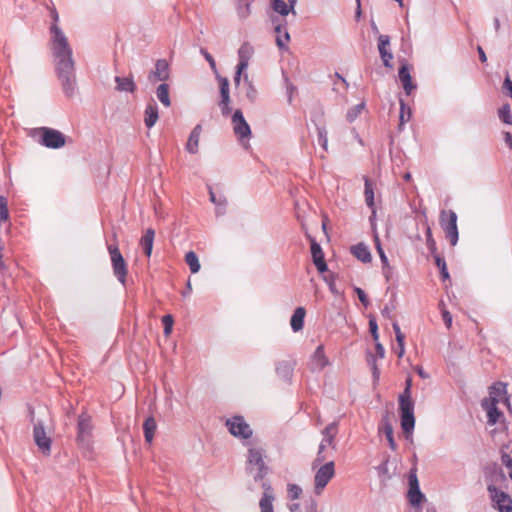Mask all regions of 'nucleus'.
<instances>
[{"mask_svg":"<svg viewBox=\"0 0 512 512\" xmlns=\"http://www.w3.org/2000/svg\"><path fill=\"white\" fill-rule=\"evenodd\" d=\"M156 96L158 100L165 106L170 107L171 100L169 96V85L161 83L156 89Z\"/></svg>","mask_w":512,"mask_h":512,"instance_id":"nucleus-34","label":"nucleus"},{"mask_svg":"<svg viewBox=\"0 0 512 512\" xmlns=\"http://www.w3.org/2000/svg\"><path fill=\"white\" fill-rule=\"evenodd\" d=\"M220 87V96L221 100L219 102V107L224 116H228L232 109L230 107V91H229V80L226 77L217 76Z\"/></svg>","mask_w":512,"mask_h":512,"instance_id":"nucleus-15","label":"nucleus"},{"mask_svg":"<svg viewBox=\"0 0 512 512\" xmlns=\"http://www.w3.org/2000/svg\"><path fill=\"white\" fill-rule=\"evenodd\" d=\"M439 223L451 246H455L459 239L457 227V214L453 210H441Z\"/></svg>","mask_w":512,"mask_h":512,"instance_id":"nucleus-4","label":"nucleus"},{"mask_svg":"<svg viewBox=\"0 0 512 512\" xmlns=\"http://www.w3.org/2000/svg\"><path fill=\"white\" fill-rule=\"evenodd\" d=\"M374 241H375V247H376L377 253H378L379 257H380L381 263L382 264H387L388 258H387L386 254L384 252V249H383V247L381 245L380 239H379L377 234L374 236Z\"/></svg>","mask_w":512,"mask_h":512,"instance_id":"nucleus-49","label":"nucleus"},{"mask_svg":"<svg viewBox=\"0 0 512 512\" xmlns=\"http://www.w3.org/2000/svg\"><path fill=\"white\" fill-rule=\"evenodd\" d=\"M185 262L190 268L192 273H197L200 270V262L197 254L194 251H189L185 255Z\"/></svg>","mask_w":512,"mask_h":512,"instance_id":"nucleus-39","label":"nucleus"},{"mask_svg":"<svg viewBox=\"0 0 512 512\" xmlns=\"http://www.w3.org/2000/svg\"><path fill=\"white\" fill-rule=\"evenodd\" d=\"M155 237V231L152 228H148L144 235L141 238L140 245L143 248L144 254L147 257L151 256L152 248H153V242Z\"/></svg>","mask_w":512,"mask_h":512,"instance_id":"nucleus-29","label":"nucleus"},{"mask_svg":"<svg viewBox=\"0 0 512 512\" xmlns=\"http://www.w3.org/2000/svg\"><path fill=\"white\" fill-rule=\"evenodd\" d=\"M253 54V47L249 43H243L239 50H238V56H239V63L237 66H239V69H246L249 64V60Z\"/></svg>","mask_w":512,"mask_h":512,"instance_id":"nucleus-26","label":"nucleus"},{"mask_svg":"<svg viewBox=\"0 0 512 512\" xmlns=\"http://www.w3.org/2000/svg\"><path fill=\"white\" fill-rule=\"evenodd\" d=\"M159 118L158 106L155 102L148 103L144 111V123L147 128H152Z\"/></svg>","mask_w":512,"mask_h":512,"instance_id":"nucleus-24","label":"nucleus"},{"mask_svg":"<svg viewBox=\"0 0 512 512\" xmlns=\"http://www.w3.org/2000/svg\"><path fill=\"white\" fill-rule=\"evenodd\" d=\"M52 54L55 58V71L61 83L63 93L71 98L76 93L75 62L68 40L57 24L50 27Z\"/></svg>","mask_w":512,"mask_h":512,"instance_id":"nucleus-1","label":"nucleus"},{"mask_svg":"<svg viewBox=\"0 0 512 512\" xmlns=\"http://www.w3.org/2000/svg\"><path fill=\"white\" fill-rule=\"evenodd\" d=\"M380 431L385 435L389 447L395 451L397 449V444L394 440L392 424L388 420L383 421L382 429H380Z\"/></svg>","mask_w":512,"mask_h":512,"instance_id":"nucleus-36","label":"nucleus"},{"mask_svg":"<svg viewBox=\"0 0 512 512\" xmlns=\"http://www.w3.org/2000/svg\"><path fill=\"white\" fill-rule=\"evenodd\" d=\"M335 475V464L333 461H329L323 464L317 471L314 477V491L317 495H320L323 489L327 486L329 481Z\"/></svg>","mask_w":512,"mask_h":512,"instance_id":"nucleus-9","label":"nucleus"},{"mask_svg":"<svg viewBox=\"0 0 512 512\" xmlns=\"http://www.w3.org/2000/svg\"><path fill=\"white\" fill-rule=\"evenodd\" d=\"M162 323L164 325V334L169 335L172 331V326L174 323V319L172 315L167 314L162 317Z\"/></svg>","mask_w":512,"mask_h":512,"instance_id":"nucleus-50","label":"nucleus"},{"mask_svg":"<svg viewBox=\"0 0 512 512\" xmlns=\"http://www.w3.org/2000/svg\"><path fill=\"white\" fill-rule=\"evenodd\" d=\"M226 427L228 428V431L237 438L249 439L253 434V430L250 425L241 415H235L227 419Z\"/></svg>","mask_w":512,"mask_h":512,"instance_id":"nucleus-8","label":"nucleus"},{"mask_svg":"<svg viewBox=\"0 0 512 512\" xmlns=\"http://www.w3.org/2000/svg\"><path fill=\"white\" fill-rule=\"evenodd\" d=\"M287 490L288 495L292 500L298 499L302 493L301 487L296 484H289Z\"/></svg>","mask_w":512,"mask_h":512,"instance_id":"nucleus-51","label":"nucleus"},{"mask_svg":"<svg viewBox=\"0 0 512 512\" xmlns=\"http://www.w3.org/2000/svg\"><path fill=\"white\" fill-rule=\"evenodd\" d=\"M369 331L371 333V336L374 341H378L379 334H378V325L375 318L369 319Z\"/></svg>","mask_w":512,"mask_h":512,"instance_id":"nucleus-53","label":"nucleus"},{"mask_svg":"<svg viewBox=\"0 0 512 512\" xmlns=\"http://www.w3.org/2000/svg\"><path fill=\"white\" fill-rule=\"evenodd\" d=\"M351 253L354 257L363 263H370L372 260L371 253L364 243H358L352 246Z\"/></svg>","mask_w":512,"mask_h":512,"instance_id":"nucleus-27","label":"nucleus"},{"mask_svg":"<svg viewBox=\"0 0 512 512\" xmlns=\"http://www.w3.org/2000/svg\"><path fill=\"white\" fill-rule=\"evenodd\" d=\"M294 367L290 361H280L276 364V374L282 380L290 383L293 377Z\"/></svg>","mask_w":512,"mask_h":512,"instance_id":"nucleus-23","label":"nucleus"},{"mask_svg":"<svg viewBox=\"0 0 512 512\" xmlns=\"http://www.w3.org/2000/svg\"><path fill=\"white\" fill-rule=\"evenodd\" d=\"M148 81L155 84L159 81L165 82L170 78L169 64L166 59H158L155 63L154 70L148 73Z\"/></svg>","mask_w":512,"mask_h":512,"instance_id":"nucleus-14","label":"nucleus"},{"mask_svg":"<svg viewBox=\"0 0 512 512\" xmlns=\"http://www.w3.org/2000/svg\"><path fill=\"white\" fill-rule=\"evenodd\" d=\"M425 235H426V245H427V248H428L431 256L433 257V256L438 255L436 241L433 238L432 230L428 223H425Z\"/></svg>","mask_w":512,"mask_h":512,"instance_id":"nucleus-38","label":"nucleus"},{"mask_svg":"<svg viewBox=\"0 0 512 512\" xmlns=\"http://www.w3.org/2000/svg\"><path fill=\"white\" fill-rule=\"evenodd\" d=\"M498 403L499 399L494 397L492 399L482 400V407L487 411V422L489 425H495L499 418L503 415V413L497 407Z\"/></svg>","mask_w":512,"mask_h":512,"instance_id":"nucleus-16","label":"nucleus"},{"mask_svg":"<svg viewBox=\"0 0 512 512\" xmlns=\"http://www.w3.org/2000/svg\"><path fill=\"white\" fill-rule=\"evenodd\" d=\"M107 249L111 259L113 274L122 285H125L128 275L127 262L116 244H109Z\"/></svg>","mask_w":512,"mask_h":512,"instance_id":"nucleus-5","label":"nucleus"},{"mask_svg":"<svg viewBox=\"0 0 512 512\" xmlns=\"http://www.w3.org/2000/svg\"><path fill=\"white\" fill-rule=\"evenodd\" d=\"M364 196L366 205L372 209L373 214H375V202H374V188L371 180L368 177H364Z\"/></svg>","mask_w":512,"mask_h":512,"instance_id":"nucleus-32","label":"nucleus"},{"mask_svg":"<svg viewBox=\"0 0 512 512\" xmlns=\"http://www.w3.org/2000/svg\"><path fill=\"white\" fill-rule=\"evenodd\" d=\"M202 132V126L197 124L191 131L186 143V150L190 154H196L199 147V139Z\"/></svg>","mask_w":512,"mask_h":512,"instance_id":"nucleus-22","label":"nucleus"},{"mask_svg":"<svg viewBox=\"0 0 512 512\" xmlns=\"http://www.w3.org/2000/svg\"><path fill=\"white\" fill-rule=\"evenodd\" d=\"M411 387H412V379H411V377H408L405 381V388L400 395L411 396Z\"/></svg>","mask_w":512,"mask_h":512,"instance_id":"nucleus-61","label":"nucleus"},{"mask_svg":"<svg viewBox=\"0 0 512 512\" xmlns=\"http://www.w3.org/2000/svg\"><path fill=\"white\" fill-rule=\"evenodd\" d=\"M338 433V422L334 421L330 424H328L323 430L322 435L323 439L320 443V445H324V449L326 446H332L335 448V438Z\"/></svg>","mask_w":512,"mask_h":512,"instance_id":"nucleus-21","label":"nucleus"},{"mask_svg":"<svg viewBox=\"0 0 512 512\" xmlns=\"http://www.w3.org/2000/svg\"><path fill=\"white\" fill-rule=\"evenodd\" d=\"M285 83H286V89H287V93H288V102H289V104H291L293 93L296 90V87L288 80V78H285Z\"/></svg>","mask_w":512,"mask_h":512,"instance_id":"nucleus-57","label":"nucleus"},{"mask_svg":"<svg viewBox=\"0 0 512 512\" xmlns=\"http://www.w3.org/2000/svg\"><path fill=\"white\" fill-rule=\"evenodd\" d=\"M399 80L403 85V89L407 95H410L412 90L416 88V85L412 81V77L410 75L409 65L406 62H403L399 67L398 71Z\"/></svg>","mask_w":512,"mask_h":512,"instance_id":"nucleus-20","label":"nucleus"},{"mask_svg":"<svg viewBox=\"0 0 512 512\" xmlns=\"http://www.w3.org/2000/svg\"><path fill=\"white\" fill-rule=\"evenodd\" d=\"M364 107H365V104L360 103V104H357V105L353 106L352 108H350L346 114L347 121L349 123H352L359 116V114L362 112Z\"/></svg>","mask_w":512,"mask_h":512,"instance_id":"nucleus-42","label":"nucleus"},{"mask_svg":"<svg viewBox=\"0 0 512 512\" xmlns=\"http://www.w3.org/2000/svg\"><path fill=\"white\" fill-rule=\"evenodd\" d=\"M390 46V37L388 35H380L378 37V50L380 57L383 61V64L387 68H391V60L393 59V54L389 51Z\"/></svg>","mask_w":512,"mask_h":512,"instance_id":"nucleus-19","label":"nucleus"},{"mask_svg":"<svg viewBox=\"0 0 512 512\" xmlns=\"http://www.w3.org/2000/svg\"><path fill=\"white\" fill-rule=\"evenodd\" d=\"M92 419L87 413H81L77 422V443L80 447L89 450L92 443Z\"/></svg>","mask_w":512,"mask_h":512,"instance_id":"nucleus-6","label":"nucleus"},{"mask_svg":"<svg viewBox=\"0 0 512 512\" xmlns=\"http://www.w3.org/2000/svg\"><path fill=\"white\" fill-rule=\"evenodd\" d=\"M265 451L260 447H249L247 454L246 471L253 474L256 482L265 481V476L269 473V467L264 462Z\"/></svg>","mask_w":512,"mask_h":512,"instance_id":"nucleus-2","label":"nucleus"},{"mask_svg":"<svg viewBox=\"0 0 512 512\" xmlns=\"http://www.w3.org/2000/svg\"><path fill=\"white\" fill-rule=\"evenodd\" d=\"M38 133L41 136L40 143L47 148L59 149L66 144V137L59 130L41 127L38 129Z\"/></svg>","mask_w":512,"mask_h":512,"instance_id":"nucleus-7","label":"nucleus"},{"mask_svg":"<svg viewBox=\"0 0 512 512\" xmlns=\"http://www.w3.org/2000/svg\"><path fill=\"white\" fill-rule=\"evenodd\" d=\"M33 439L39 450L44 455H50L52 440L47 435L45 425L42 420H37L36 422H34Z\"/></svg>","mask_w":512,"mask_h":512,"instance_id":"nucleus-12","label":"nucleus"},{"mask_svg":"<svg viewBox=\"0 0 512 512\" xmlns=\"http://www.w3.org/2000/svg\"><path fill=\"white\" fill-rule=\"evenodd\" d=\"M503 89L507 90L509 96L512 98V81L509 76H507L503 82Z\"/></svg>","mask_w":512,"mask_h":512,"instance_id":"nucleus-62","label":"nucleus"},{"mask_svg":"<svg viewBox=\"0 0 512 512\" xmlns=\"http://www.w3.org/2000/svg\"><path fill=\"white\" fill-rule=\"evenodd\" d=\"M442 318H443V321L445 323V326L450 329L451 328V325H452V315L450 314L449 311L443 309L442 310Z\"/></svg>","mask_w":512,"mask_h":512,"instance_id":"nucleus-58","label":"nucleus"},{"mask_svg":"<svg viewBox=\"0 0 512 512\" xmlns=\"http://www.w3.org/2000/svg\"><path fill=\"white\" fill-rule=\"evenodd\" d=\"M354 291L357 294V296H358L360 302L362 303V305L364 307H368L369 304H370V301H369L368 296L365 293V291L363 289H361L360 287H355Z\"/></svg>","mask_w":512,"mask_h":512,"instance_id":"nucleus-52","label":"nucleus"},{"mask_svg":"<svg viewBox=\"0 0 512 512\" xmlns=\"http://www.w3.org/2000/svg\"><path fill=\"white\" fill-rule=\"evenodd\" d=\"M382 271L386 281L389 282L392 273V267L390 266L389 261L387 264H382Z\"/></svg>","mask_w":512,"mask_h":512,"instance_id":"nucleus-60","label":"nucleus"},{"mask_svg":"<svg viewBox=\"0 0 512 512\" xmlns=\"http://www.w3.org/2000/svg\"><path fill=\"white\" fill-rule=\"evenodd\" d=\"M236 12L240 20H245L251 15V2L248 0H238L236 2Z\"/></svg>","mask_w":512,"mask_h":512,"instance_id":"nucleus-33","label":"nucleus"},{"mask_svg":"<svg viewBox=\"0 0 512 512\" xmlns=\"http://www.w3.org/2000/svg\"><path fill=\"white\" fill-rule=\"evenodd\" d=\"M375 349H376V355L379 358H384V356H385V349H384L383 345L380 342L376 341Z\"/></svg>","mask_w":512,"mask_h":512,"instance_id":"nucleus-63","label":"nucleus"},{"mask_svg":"<svg viewBox=\"0 0 512 512\" xmlns=\"http://www.w3.org/2000/svg\"><path fill=\"white\" fill-rule=\"evenodd\" d=\"M157 428L156 421L153 416H149L143 423L144 438L147 443H151Z\"/></svg>","mask_w":512,"mask_h":512,"instance_id":"nucleus-31","label":"nucleus"},{"mask_svg":"<svg viewBox=\"0 0 512 512\" xmlns=\"http://www.w3.org/2000/svg\"><path fill=\"white\" fill-rule=\"evenodd\" d=\"M311 254L312 260L315 264L319 273H324L328 270L327 263L325 261L324 252L321 246L316 242L314 238H311Z\"/></svg>","mask_w":512,"mask_h":512,"instance_id":"nucleus-17","label":"nucleus"},{"mask_svg":"<svg viewBox=\"0 0 512 512\" xmlns=\"http://www.w3.org/2000/svg\"><path fill=\"white\" fill-rule=\"evenodd\" d=\"M408 500L413 507H419L420 504L425 500V495L421 492L419 481L417 478V468L414 465L408 475Z\"/></svg>","mask_w":512,"mask_h":512,"instance_id":"nucleus-10","label":"nucleus"},{"mask_svg":"<svg viewBox=\"0 0 512 512\" xmlns=\"http://www.w3.org/2000/svg\"><path fill=\"white\" fill-rule=\"evenodd\" d=\"M487 490L499 512H512V498L507 493L500 491L493 484L488 485Z\"/></svg>","mask_w":512,"mask_h":512,"instance_id":"nucleus-13","label":"nucleus"},{"mask_svg":"<svg viewBox=\"0 0 512 512\" xmlns=\"http://www.w3.org/2000/svg\"><path fill=\"white\" fill-rule=\"evenodd\" d=\"M244 81L247 84V91H246V97L251 101L254 102L257 97V90L252 84V82L249 80L248 75H244Z\"/></svg>","mask_w":512,"mask_h":512,"instance_id":"nucleus-46","label":"nucleus"},{"mask_svg":"<svg viewBox=\"0 0 512 512\" xmlns=\"http://www.w3.org/2000/svg\"><path fill=\"white\" fill-rule=\"evenodd\" d=\"M115 83V89L119 92L133 93L136 90V85L132 75H129L127 77L116 76Z\"/></svg>","mask_w":512,"mask_h":512,"instance_id":"nucleus-25","label":"nucleus"},{"mask_svg":"<svg viewBox=\"0 0 512 512\" xmlns=\"http://www.w3.org/2000/svg\"><path fill=\"white\" fill-rule=\"evenodd\" d=\"M399 411L401 428L408 438L415 427L414 401L411 396L399 395Z\"/></svg>","mask_w":512,"mask_h":512,"instance_id":"nucleus-3","label":"nucleus"},{"mask_svg":"<svg viewBox=\"0 0 512 512\" xmlns=\"http://www.w3.org/2000/svg\"><path fill=\"white\" fill-rule=\"evenodd\" d=\"M208 190H209L210 201L212 203H214L217 207L225 208V206L227 204V200H226L225 196L220 195L217 197L210 186L208 187Z\"/></svg>","mask_w":512,"mask_h":512,"instance_id":"nucleus-47","label":"nucleus"},{"mask_svg":"<svg viewBox=\"0 0 512 512\" xmlns=\"http://www.w3.org/2000/svg\"><path fill=\"white\" fill-rule=\"evenodd\" d=\"M500 120L508 125H512L511 107L508 103L504 104L498 111Z\"/></svg>","mask_w":512,"mask_h":512,"instance_id":"nucleus-41","label":"nucleus"},{"mask_svg":"<svg viewBox=\"0 0 512 512\" xmlns=\"http://www.w3.org/2000/svg\"><path fill=\"white\" fill-rule=\"evenodd\" d=\"M507 393L506 384L503 382H497L493 386L490 387L489 397L487 399H492L493 397L499 399V402L505 398Z\"/></svg>","mask_w":512,"mask_h":512,"instance_id":"nucleus-37","label":"nucleus"},{"mask_svg":"<svg viewBox=\"0 0 512 512\" xmlns=\"http://www.w3.org/2000/svg\"><path fill=\"white\" fill-rule=\"evenodd\" d=\"M394 309H395L394 305H391V306L385 305L384 308L381 310V313H382L383 317H385L387 319H392L393 318L392 312Z\"/></svg>","mask_w":512,"mask_h":512,"instance_id":"nucleus-59","label":"nucleus"},{"mask_svg":"<svg viewBox=\"0 0 512 512\" xmlns=\"http://www.w3.org/2000/svg\"><path fill=\"white\" fill-rule=\"evenodd\" d=\"M505 142L508 147L512 150V133L505 132Z\"/></svg>","mask_w":512,"mask_h":512,"instance_id":"nucleus-64","label":"nucleus"},{"mask_svg":"<svg viewBox=\"0 0 512 512\" xmlns=\"http://www.w3.org/2000/svg\"><path fill=\"white\" fill-rule=\"evenodd\" d=\"M313 361L316 364V367L321 370L329 364V361L324 353L323 345H319L313 354Z\"/></svg>","mask_w":512,"mask_h":512,"instance_id":"nucleus-35","label":"nucleus"},{"mask_svg":"<svg viewBox=\"0 0 512 512\" xmlns=\"http://www.w3.org/2000/svg\"><path fill=\"white\" fill-rule=\"evenodd\" d=\"M317 501L310 497L305 504V512H317Z\"/></svg>","mask_w":512,"mask_h":512,"instance_id":"nucleus-55","label":"nucleus"},{"mask_svg":"<svg viewBox=\"0 0 512 512\" xmlns=\"http://www.w3.org/2000/svg\"><path fill=\"white\" fill-rule=\"evenodd\" d=\"M233 131L242 145L251 137V129L241 110L237 109L232 115Z\"/></svg>","mask_w":512,"mask_h":512,"instance_id":"nucleus-11","label":"nucleus"},{"mask_svg":"<svg viewBox=\"0 0 512 512\" xmlns=\"http://www.w3.org/2000/svg\"><path fill=\"white\" fill-rule=\"evenodd\" d=\"M411 117V110L406 106L405 102L400 99V124L402 126L405 122L409 121Z\"/></svg>","mask_w":512,"mask_h":512,"instance_id":"nucleus-44","label":"nucleus"},{"mask_svg":"<svg viewBox=\"0 0 512 512\" xmlns=\"http://www.w3.org/2000/svg\"><path fill=\"white\" fill-rule=\"evenodd\" d=\"M392 327L395 333L396 342L398 346H404L405 343V335L401 332L400 326L397 321L392 323Z\"/></svg>","mask_w":512,"mask_h":512,"instance_id":"nucleus-48","label":"nucleus"},{"mask_svg":"<svg viewBox=\"0 0 512 512\" xmlns=\"http://www.w3.org/2000/svg\"><path fill=\"white\" fill-rule=\"evenodd\" d=\"M295 6L291 3H286L284 0H271L272 9L281 16H287L290 12L296 14Z\"/></svg>","mask_w":512,"mask_h":512,"instance_id":"nucleus-30","label":"nucleus"},{"mask_svg":"<svg viewBox=\"0 0 512 512\" xmlns=\"http://www.w3.org/2000/svg\"><path fill=\"white\" fill-rule=\"evenodd\" d=\"M324 445H319L317 456L314 459L313 467L316 465H319L325 461V455H324Z\"/></svg>","mask_w":512,"mask_h":512,"instance_id":"nucleus-54","label":"nucleus"},{"mask_svg":"<svg viewBox=\"0 0 512 512\" xmlns=\"http://www.w3.org/2000/svg\"><path fill=\"white\" fill-rule=\"evenodd\" d=\"M436 266L440 270V275L443 281L450 280V275L448 272V268L445 262V259L441 257L439 254L433 256Z\"/></svg>","mask_w":512,"mask_h":512,"instance_id":"nucleus-40","label":"nucleus"},{"mask_svg":"<svg viewBox=\"0 0 512 512\" xmlns=\"http://www.w3.org/2000/svg\"><path fill=\"white\" fill-rule=\"evenodd\" d=\"M305 315L306 310L304 307H297L294 310V313L290 319V325L294 332H298L303 329Z\"/></svg>","mask_w":512,"mask_h":512,"instance_id":"nucleus-28","label":"nucleus"},{"mask_svg":"<svg viewBox=\"0 0 512 512\" xmlns=\"http://www.w3.org/2000/svg\"><path fill=\"white\" fill-rule=\"evenodd\" d=\"M263 488V494L259 502L261 512H274L273 510V488L268 481H263L261 484Z\"/></svg>","mask_w":512,"mask_h":512,"instance_id":"nucleus-18","label":"nucleus"},{"mask_svg":"<svg viewBox=\"0 0 512 512\" xmlns=\"http://www.w3.org/2000/svg\"><path fill=\"white\" fill-rule=\"evenodd\" d=\"M201 54L205 57V59L207 60V62L210 65V67L213 70H216V62H215L213 56L204 48H201Z\"/></svg>","mask_w":512,"mask_h":512,"instance_id":"nucleus-56","label":"nucleus"},{"mask_svg":"<svg viewBox=\"0 0 512 512\" xmlns=\"http://www.w3.org/2000/svg\"><path fill=\"white\" fill-rule=\"evenodd\" d=\"M290 41V35L286 29L283 34L276 36V44L280 50H288L287 43Z\"/></svg>","mask_w":512,"mask_h":512,"instance_id":"nucleus-45","label":"nucleus"},{"mask_svg":"<svg viewBox=\"0 0 512 512\" xmlns=\"http://www.w3.org/2000/svg\"><path fill=\"white\" fill-rule=\"evenodd\" d=\"M318 143L325 152L328 150L327 131L324 127L317 126Z\"/></svg>","mask_w":512,"mask_h":512,"instance_id":"nucleus-43","label":"nucleus"}]
</instances>
